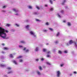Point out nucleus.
<instances>
[{
  "instance_id": "obj_1",
  "label": "nucleus",
  "mask_w": 77,
  "mask_h": 77,
  "mask_svg": "<svg viewBox=\"0 0 77 77\" xmlns=\"http://www.w3.org/2000/svg\"><path fill=\"white\" fill-rule=\"evenodd\" d=\"M0 36L3 39H9V37H7L5 30L3 27H0Z\"/></svg>"
},
{
  "instance_id": "obj_2",
  "label": "nucleus",
  "mask_w": 77,
  "mask_h": 77,
  "mask_svg": "<svg viewBox=\"0 0 77 77\" xmlns=\"http://www.w3.org/2000/svg\"><path fill=\"white\" fill-rule=\"evenodd\" d=\"M30 35H32L34 38H36V35L35 34V33L32 31H31L29 32Z\"/></svg>"
},
{
  "instance_id": "obj_3",
  "label": "nucleus",
  "mask_w": 77,
  "mask_h": 77,
  "mask_svg": "<svg viewBox=\"0 0 77 77\" xmlns=\"http://www.w3.org/2000/svg\"><path fill=\"white\" fill-rule=\"evenodd\" d=\"M56 74L57 77H60V75H61V72H60V71L59 70L57 71L56 72Z\"/></svg>"
},
{
  "instance_id": "obj_4",
  "label": "nucleus",
  "mask_w": 77,
  "mask_h": 77,
  "mask_svg": "<svg viewBox=\"0 0 77 77\" xmlns=\"http://www.w3.org/2000/svg\"><path fill=\"white\" fill-rule=\"evenodd\" d=\"M25 27L26 28V29L28 30H29V27H30L29 25H27L25 26Z\"/></svg>"
},
{
  "instance_id": "obj_5",
  "label": "nucleus",
  "mask_w": 77,
  "mask_h": 77,
  "mask_svg": "<svg viewBox=\"0 0 77 77\" xmlns=\"http://www.w3.org/2000/svg\"><path fill=\"white\" fill-rule=\"evenodd\" d=\"M57 17H58V18H60L62 17V16H61V15H60V13H58L57 14Z\"/></svg>"
},
{
  "instance_id": "obj_6",
  "label": "nucleus",
  "mask_w": 77,
  "mask_h": 77,
  "mask_svg": "<svg viewBox=\"0 0 77 77\" xmlns=\"http://www.w3.org/2000/svg\"><path fill=\"white\" fill-rule=\"evenodd\" d=\"M19 43H21V44H26V42L24 41H20L19 42Z\"/></svg>"
},
{
  "instance_id": "obj_7",
  "label": "nucleus",
  "mask_w": 77,
  "mask_h": 77,
  "mask_svg": "<svg viewBox=\"0 0 77 77\" xmlns=\"http://www.w3.org/2000/svg\"><path fill=\"white\" fill-rule=\"evenodd\" d=\"M37 73L38 75H41V72H39V71L37 70Z\"/></svg>"
},
{
  "instance_id": "obj_8",
  "label": "nucleus",
  "mask_w": 77,
  "mask_h": 77,
  "mask_svg": "<svg viewBox=\"0 0 77 77\" xmlns=\"http://www.w3.org/2000/svg\"><path fill=\"white\" fill-rule=\"evenodd\" d=\"M35 51H39V47H36L35 49Z\"/></svg>"
},
{
  "instance_id": "obj_9",
  "label": "nucleus",
  "mask_w": 77,
  "mask_h": 77,
  "mask_svg": "<svg viewBox=\"0 0 77 77\" xmlns=\"http://www.w3.org/2000/svg\"><path fill=\"white\" fill-rule=\"evenodd\" d=\"M69 44H72L73 43H74V42H73V41H72V40H70L69 42Z\"/></svg>"
},
{
  "instance_id": "obj_10",
  "label": "nucleus",
  "mask_w": 77,
  "mask_h": 77,
  "mask_svg": "<svg viewBox=\"0 0 77 77\" xmlns=\"http://www.w3.org/2000/svg\"><path fill=\"white\" fill-rule=\"evenodd\" d=\"M13 62L15 65H18V63H17V61H16L15 60H14L13 61Z\"/></svg>"
},
{
  "instance_id": "obj_11",
  "label": "nucleus",
  "mask_w": 77,
  "mask_h": 77,
  "mask_svg": "<svg viewBox=\"0 0 77 77\" xmlns=\"http://www.w3.org/2000/svg\"><path fill=\"white\" fill-rule=\"evenodd\" d=\"M0 66L1 67H5V66H6V65L5 64H1L0 65Z\"/></svg>"
},
{
  "instance_id": "obj_12",
  "label": "nucleus",
  "mask_w": 77,
  "mask_h": 77,
  "mask_svg": "<svg viewBox=\"0 0 77 77\" xmlns=\"http://www.w3.org/2000/svg\"><path fill=\"white\" fill-rule=\"evenodd\" d=\"M7 69L8 70V71H10V70H11L12 69V68L11 67H8L7 68Z\"/></svg>"
},
{
  "instance_id": "obj_13",
  "label": "nucleus",
  "mask_w": 77,
  "mask_h": 77,
  "mask_svg": "<svg viewBox=\"0 0 77 77\" xmlns=\"http://www.w3.org/2000/svg\"><path fill=\"white\" fill-rule=\"evenodd\" d=\"M67 26H71V23L70 22H68Z\"/></svg>"
},
{
  "instance_id": "obj_14",
  "label": "nucleus",
  "mask_w": 77,
  "mask_h": 77,
  "mask_svg": "<svg viewBox=\"0 0 77 77\" xmlns=\"http://www.w3.org/2000/svg\"><path fill=\"white\" fill-rule=\"evenodd\" d=\"M19 62H20L22 63V62H23V59H20L19 60Z\"/></svg>"
},
{
  "instance_id": "obj_15",
  "label": "nucleus",
  "mask_w": 77,
  "mask_h": 77,
  "mask_svg": "<svg viewBox=\"0 0 77 77\" xmlns=\"http://www.w3.org/2000/svg\"><path fill=\"white\" fill-rule=\"evenodd\" d=\"M12 73H13L12 70H11L8 72V74H12Z\"/></svg>"
},
{
  "instance_id": "obj_16",
  "label": "nucleus",
  "mask_w": 77,
  "mask_h": 77,
  "mask_svg": "<svg viewBox=\"0 0 77 77\" xmlns=\"http://www.w3.org/2000/svg\"><path fill=\"white\" fill-rule=\"evenodd\" d=\"M58 53L59 54H62V51H58Z\"/></svg>"
},
{
  "instance_id": "obj_17",
  "label": "nucleus",
  "mask_w": 77,
  "mask_h": 77,
  "mask_svg": "<svg viewBox=\"0 0 77 77\" xmlns=\"http://www.w3.org/2000/svg\"><path fill=\"white\" fill-rule=\"evenodd\" d=\"M11 26V25L9 24H7L5 25V26L7 27H9V26Z\"/></svg>"
},
{
  "instance_id": "obj_18",
  "label": "nucleus",
  "mask_w": 77,
  "mask_h": 77,
  "mask_svg": "<svg viewBox=\"0 0 77 77\" xmlns=\"http://www.w3.org/2000/svg\"><path fill=\"white\" fill-rule=\"evenodd\" d=\"M48 30L45 29H43V31L44 32H47Z\"/></svg>"
},
{
  "instance_id": "obj_19",
  "label": "nucleus",
  "mask_w": 77,
  "mask_h": 77,
  "mask_svg": "<svg viewBox=\"0 0 77 77\" xmlns=\"http://www.w3.org/2000/svg\"><path fill=\"white\" fill-rule=\"evenodd\" d=\"M35 20L37 22H41V20L37 19H36Z\"/></svg>"
},
{
  "instance_id": "obj_20",
  "label": "nucleus",
  "mask_w": 77,
  "mask_h": 77,
  "mask_svg": "<svg viewBox=\"0 0 77 77\" xmlns=\"http://www.w3.org/2000/svg\"><path fill=\"white\" fill-rule=\"evenodd\" d=\"M60 35V32H58L56 36H59Z\"/></svg>"
},
{
  "instance_id": "obj_21",
  "label": "nucleus",
  "mask_w": 77,
  "mask_h": 77,
  "mask_svg": "<svg viewBox=\"0 0 77 77\" xmlns=\"http://www.w3.org/2000/svg\"><path fill=\"white\" fill-rule=\"evenodd\" d=\"M74 44H75V47H76V48H77V43L75 42H74Z\"/></svg>"
},
{
  "instance_id": "obj_22",
  "label": "nucleus",
  "mask_w": 77,
  "mask_h": 77,
  "mask_svg": "<svg viewBox=\"0 0 77 77\" xmlns=\"http://www.w3.org/2000/svg\"><path fill=\"white\" fill-rule=\"evenodd\" d=\"M43 52H46L47 51V49H46L44 48L43 49Z\"/></svg>"
},
{
  "instance_id": "obj_23",
  "label": "nucleus",
  "mask_w": 77,
  "mask_h": 77,
  "mask_svg": "<svg viewBox=\"0 0 77 77\" xmlns=\"http://www.w3.org/2000/svg\"><path fill=\"white\" fill-rule=\"evenodd\" d=\"M23 57V56H20L17 58V59H21Z\"/></svg>"
},
{
  "instance_id": "obj_24",
  "label": "nucleus",
  "mask_w": 77,
  "mask_h": 77,
  "mask_svg": "<svg viewBox=\"0 0 77 77\" xmlns=\"http://www.w3.org/2000/svg\"><path fill=\"white\" fill-rule=\"evenodd\" d=\"M51 54V52H50V51H48L47 52V55H50Z\"/></svg>"
},
{
  "instance_id": "obj_25",
  "label": "nucleus",
  "mask_w": 77,
  "mask_h": 77,
  "mask_svg": "<svg viewBox=\"0 0 77 77\" xmlns=\"http://www.w3.org/2000/svg\"><path fill=\"white\" fill-rule=\"evenodd\" d=\"M46 63L47 65H51V63H50L49 62H47Z\"/></svg>"
},
{
  "instance_id": "obj_26",
  "label": "nucleus",
  "mask_w": 77,
  "mask_h": 77,
  "mask_svg": "<svg viewBox=\"0 0 77 77\" xmlns=\"http://www.w3.org/2000/svg\"><path fill=\"white\" fill-rule=\"evenodd\" d=\"M4 50H8V48H3Z\"/></svg>"
},
{
  "instance_id": "obj_27",
  "label": "nucleus",
  "mask_w": 77,
  "mask_h": 77,
  "mask_svg": "<svg viewBox=\"0 0 77 77\" xmlns=\"http://www.w3.org/2000/svg\"><path fill=\"white\" fill-rule=\"evenodd\" d=\"M19 48H23V46L22 45H19Z\"/></svg>"
},
{
  "instance_id": "obj_28",
  "label": "nucleus",
  "mask_w": 77,
  "mask_h": 77,
  "mask_svg": "<svg viewBox=\"0 0 77 77\" xmlns=\"http://www.w3.org/2000/svg\"><path fill=\"white\" fill-rule=\"evenodd\" d=\"M15 26H17V27H20V25H19L17 23L15 24Z\"/></svg>"
},
{
  "instance_id": "obj_29",
  "label": "nucleus",
  "mask_w": 77,
  "mask_h": 77,
  "mask_svg": "<svg viewBox=\"0 0 77 77\" xmlns=\"http://www.w3.org/2000/svg\"><path fill=\"white\" fill-rule=\"evenodd\" d=\"M46 57H51V55H47Z\"/></svg>"
},
{
  "instance_id": "obj_30",
  "label": "nucleus",
  "mask_w": 77,
  "mask_h": 77,
  "mask_svg": "<svg viewBox=\"0 0 77 77\" xmlns=\"http://www.w3.org/2000/svg\"><path fill=\"white\" fill-rule=\"evenodd\" d=\"M25 52H26V53H28V52H29V50L27 49L25 50Z\"/></svg>"
},
{
  "instance_id": "obj_31",
  "label": "nucleus",
  "mask_w": 77,
  "mask_h": 77,
  "mask_svg": "<svg viewBox=\"0 0 77 77\" xmlns=\"http://www.w3.org/2000/svg\"><path fill=\"white\" fill-rule=\"evenodd\" d=\"M64 53L66 54L68 53V51H64Z\"/></svg>"
},
{
  "instance_id": "obj_32",
  "label": "nucleus",
  "mask_w": 77,
  "mask_h": 77,
  "mask_svg": "<svg viewBox=\"0 0 77 77\" xmlns=\"http://www.w3.org/2000/svg\"><path fill=\"white\" fill-rule=\"evenodd\" d=\"M39 69L40 70H42V67H41V66L39 67Z\"/></svg>"
},
{
  "instance_id": "obj_33",
  "label": "nucleus",
  "mask_w": 77,
  "mask_h": 77,
  "mask_svg": "<svg viewBox=\"0 0 77 77\" xmlns=\"http://www.w3.org/2000/svg\"><path fill=\"white\" fill-rule=\"evenodd\" d=\"M49 2L51 4H53V1H52V0H50Z\"/></svg>"
},
{
  "instance_id": "obj_34",
  "label": "nucleus",
  "mask_w": 77,
  "mask_h": 77,
  "mask_svg": "<svg viewBox=\"0 0 77 77\" xmlns=\"http://www.w3.org/2000/svg\"><path fill=\"white\" fill-rule=\"evenodd\" d=\"M58 43H59V41H56L54 42V43H55V44H58Z\"/></svg>"
},
{
  "instance_id": "obj_35",
  "label": "nucleus",
  "mask_w": 77,
  "mask_h": 77,
  "mask_svg": "<svg viewBox=\"0 0 77 77\" xmlns=\"http://www.w3.org/2000/svg\"><path fill=\"white\" fill-rule=\"evenodd\" d=\"M65 2H66V0H64L63 2L62 3V5H64V3Z\"/></svg>"
},
{
  "instance_id": "obj_36",
  "label": "nucleus",
  "mask_w": 77,
  "mask_h": 77,
  "mask_svg": "<svg viewBox=\"0 0 77 77\" xmlns=\"http://www.w3.org/2000/svg\"><path fill=\"white\" fill-rule=\"evenodd\" d=\"M49 29L50 30H51V31H53V28H49Z\"/></svg>"
},
{
  "instance_id": "obj_37",
  "label": "nucleus",
  "mask_w": 77,
  "mask_h": 77,
  "mask_svg": "<svg viewBox=\"0 0 77 77\" xmlns=\"http://www.w3.org/2000/svg\"><path fill=\"white\" fill-rule=\"evenodd\" d=\"M35 61H36V62H38V61H39V59L38 58H36L35 59Z\"/></svg>"
},
{
  "instance_id": "obj_38",
  "label": "nucleus",
  "mask_w": 77,
  "mask_h": 77,
  "mask_svg": "<svg viewBox=\"0 0 77 77\" xmlns=\"http://www.w3.org/2000/svg\"><path fill=\"white\" fill-rule=\"evenodd\" d=\"M10 57L11 58L13 57H14L13 56V55L12 54H11L10 55Z\"/></svg>"
},
{
  "instance_id": "obj_39",
  "label": "nucleus",
  "mask_w": 77,
  "mask_h": 77,
  "mask_svg": "<svg viewBox=\"0 0 77 77\" xmlns=\"http://www.w3.org/2000/svg\"><path fill=\"white\" fill-rule=\"evenodd\" d=\"M14 12H18V11L17 10H14Z\"/></svg>"
},
{
  "instance_id": "obj_40",
  "label": "nucleus",
  "mask_w": 77,
  "mask_h": 77,
  "mask_svg": "<svg viewBox=\"0 0 77 77\" xmlns=\"http://www.w3.org/2000/svg\"><path fill=\"white\" fill-rule=\"evenodd\" d=\"M28 8L29 9H32V7L30 6H29Z\"/></svg>"
},
{
  "instance_id": "obj_41",
  "label": "nucleus",
  "mask_w": 77,
  "mask_h": 77,
  "mask_svg": "<svg viewBox=\"0 0 77 77\" xmlns=\"http://www.w3.org/2000/svg\"><path fill=\"white\" fill-rule=\"evenodd\" d=\"M36 8H37V9H38L39 10L40 9V8H39V7H38V6H37L36 7Z\"/></svg>"
},
{
  "instance_id": "obj_42",
  "label": "nucleus",
  "mask_w": 77,
  "mask_h": 77,
  "mask_svg": "<svg viewBox=\"0 0 77 77\" xmlns=\"http://www.w3.org/2000/svg\"><path fill=\"white\" fill-rule=\"evenodd\" d=\"M1 58L2 59H5V57H4L3 56H2L1 57Z\"/></svg>"
},
{
  "instance_id": "obj_43",
  "label": "nucleus",
  "mask_w": 77,
  "mask_h": 77,
  "mask_svg": "<svg viewBox=\"0 0 77 77\" xmlns=\"http://www.w3.org/2000/svg\"><path fill=\"white\" fill-rule=\"evenodd\" d=\"M69 43H67L66 44V45L67 46H69Z\"/></svg>"
},
{
  "instance_id": "obj_44",
  "label": "nucleus",
  "mask_w": 77,
  "mask_h": 77,
  "mask_svg": "<svg viewBox=\"0 0 77 77\" xmlns=\"http://www.w3.org/2000/svg\"><path fill=\"white\" fill-rule=\"evenodd\" d=\"M45 24L46 26H48V25H49V23H46Z\"/></svg>"
},
{
  "instance_id": "obj_45",
  "label": "nucleus",
  "mask_w": 77,
  "mask_h": 77,
  "mask_svg": "<svg viewBox=\"0 0 77 77\" xmlns=\"http://www.w3.org/2000/svg\"><path fill=\"white\" fill-rule=\"evenodd\" d=\"M2 12L5 13V12H6V11H5V10H2Z\"/></svg>"
},
{
  "instance_id": "obj_46",
  "label": "nucleus",
  "mask_w": 77,
  "mask_h": 77,
  "mask_svg": "<svg viewBox=\"0 0 77 77\" xmlns=\"http://www.w3.org/2000/svg\"><path fill=\"white\" fill-rule=\"evenodd\" d=\"M63 65H64V64H61L60 65V66H61V67H62V66H63Z\"/></svg>"
},
{
  "instance_id": "obj_47",
  "label": "nucleus",
  "mask_w": 77,
  "mask_h": 77,
  "mask_svg": "<svg viewBox=\"0 0 77 77\" xmlns=\"http://www.w3.org/2000/svg\"><path fill=\"white\" fill-rule=\"evenodd\" d=\"M7 6L5 5V6H4L3 7V8H4V9H5V8H6V7H7Z\"/></svg>"
},
{
  "instance_id": "obj_48",
  "label": "nucleus",
  "mask_w": 77,
  "mask_h": 77,
  "mask_svg": "<svg viewBox=\"0 0 77 77\" xmlns=\"http://www.w3.org/2000/svg\"><path fill=\"white\" fill-rule=\"evenodd\" d=\"M66 21L65 20H63V23H66Z\"/></svg>"
},
{
  "instance_id": "obj_49",
  "label": "nucleus",
  "mask_w": 77,
  "mask_h": 77,
  "mask_svg": "<svg viewBox=\"0 0 77 77\" xmlns=\"http://www.w3.org/2000/svg\"><path fill=\"white\" fill-rule=\"evenodd\" d=\"M61 12L62 14H63L64 13V11H63V10H62L61 11Z\"/></svg>"
},
{
  "instance_id": "obj_50",
  "label": "nucleus",
  "mask_w": 77,
  "mask_h": 77,
  "mask_svg": "<svg viewBox=\"0 0 77 77\" xmlns=\"http://www.w3.org/2000/svg\"><path fill=\"white\" fill-rule=\"evenodd\" d=\"M77 72H76L75 71V72H73V73L75 74H77Z\"/></svg>"
},
{
  "instance_id": "obj_51",
  "label": "nucleus",
  "mask_w": 77,
  "mask_h": 77,
  "mask_svg": "<svg viewBox=\"0 0 77 77\" xmlns=\"http://www.w3.org/2000/svg\"><path fill=\"white\" fill-rule=\"evenodd\" d=\"M2 54H5V52L3 51H2Z\"/></svg>"
},
{
  "instance_id": "obj_52",
  "label": "nucleus",
  "mask_w": 77,
  "mask_h": 77,
  "mask_svg": "<svg viewBox=\"0 0 77 77\" xmlns=\"http://www.w3.org/2000/svg\"><path fill=\"white\" fill-rule=\"evenodd\" d=\"M45 7H47L48 6V5H45Z\"/></svg>"
},
{
  "instance_id": "obj_53",
  "label": "nucleus",
  "mask_w": 77,
  "mask_h": 77,
  "mask_svg": "<svg viewBox=\"0 0 77 77\" xmlns=\"http://www.w3.org/2000/svg\"><path fill=\"white\" fill-rule=\"evenodd\" d=\"M15 15H16L17 16H18V15H19V14H18V13L15 14Z\"/></svg>"
},
{
  "instance_id": "obj_54",
  "label": "nucleus",
  "mask_w": 77,
  "mask_h": 77,
  "mask_svg": "<svg viewBox=\"0 0 77 77\" xmlns=\"http://www.w3.org/2000/svg\"><path fill=\"white\" fill-rule=\"evenodd\" d=\"M26 50V48H25L23 49V50H24V51H25Z\"/></svg>"
},
{
  "instance_id": "obj_55",
  "label": "nucleus",
  "mask_w": 77,
  "mask_h": 77,
  "mask_svg": "<svg viewBox=\"0 0 77 77\" xmlns=\"http://www.w3.org/2000/svg\"><path fill=\"white\" fill-rule=\"evenodd\" d=\"M54 10V8H51V10Z\"/></svg>"
},
{
  "instance_id": "obj_56",
  "label": "nucleus",
  "mask_w": 77,
  "mask_h": 77,
  "mask_svg": "<svg viewBox=\"0 0 77 77\" xmlns=\"http://www.w3.org/2000/svg\"><path fill=\"white\" fill-rule=\"evenodd\" d=\"M41 60H42V61H43V60H44V58H42V59H41Z\"/></svg>"
},
{
  "instance_id": "obj_57",
  "label": "nucleus",
  "mask_w": 77,
  "mask_h": 77,
  "mask_svg": "<svg viewBox=\"0 0 77 77\" xmlns=\"http://www.w3.org/2000/svg\"><path fill=\"white\" fill-rule=\"evenodd\" d=\"M2 45H3V46H4V45H5V44L3 43V44H2Z\"/></svg>"
},
{
  "instance_id": "obj_58",
  "label": "nucleus",
  "mask_w": 77,
  "mask_h": 77,
  "mask_svg": "<svg viewBox=\"0 0 77 77\" xmlns=\"http://www.w3.org/2000/svg\"><path fill=\"white\" fill-rule=\"evenodd\" d=\"M34 14L35 15H37V13H35Z\"/></svg>"
},
{
  "instance_id": "obj_59",
  "label": "nucleus",
  "mask_w": 77,
  "mask_h": 77,
  "mask_svg": "<svg viewBox=\"0 0 77 77\" xmlns=\"http://www.w3.org/2000/svg\"><path fill=\"white\" fill-rule=\"evenodd\" d=\"M70 76H71V75H72V74H70Z\"/></svg>"
},
{
  "instance_id": "obj_60",
  "label": "nucleus",
  "mask_w": 77,
  "mask_h": 77,
  "mask_svg": "<svg viewBox=\"0 0 77 77\" xmlns=\"http://www.w3.org/2000/svg\"><path fill=\"white\" fill-rule=\"evenodd\" d=\"M49 45V44L48 43H47L46 44L47 45Z\"/></svg>"
},
{
  "instance_id": "obj_61",
  "label": "nucleus",
  "mask_w": 77,
  "mask_h": 77,
  "mask_svg": "<svg viewBox=\"0 0 77 77\" xmlns=\"http://www.w3.org/2000/svg\"><path fill=\"white\" fill-rule=\"evenodd\" d=\"M6 32H7V33H8V32H9L8 31H6Z\"/></svg>"
},
{
  "instance_id": "obj_62",
  "label": "nucleus",
  "mask_w": 77,
  "mask_h": 77,
  "mask_svg": "<svg viewBox=\"0 0 77 77\" xmlns=\"http://www.w3.org/2000/svg\"><path fill=\"white\" fill-rule=\"evenodd\" d=\"M13 10H15V9H13Z\"/></svg>"
},
{
  "instance_id": "obj_63",
  "label": "nucleus",
  "mask_w": 77,
  "mask_h": 77,
  "mask_svg": "<svg viewBox=\"0 0 77 77\" xmlns=\"http://www.w3.org/2000/svg\"><path fill=\"white\" fill-rule=\"evenodd\" d=\"M0 25H1V23H0Z\"/></svg>"
},
{
  "instance_id": "obj_64",
  "label": "nucleus",
  "mask_w": 77,
  "mask_h": 77,
  "mask_svg": "<svg viewBox=\"0 0 77 77\" xmlns=\"http://www.w3.org/2000/svg\"><path fill=\"white\" fill-rule=\"evenodd\" d=\"M55 0H54V1H55Z\"/></svg>"
}]
</instances>
